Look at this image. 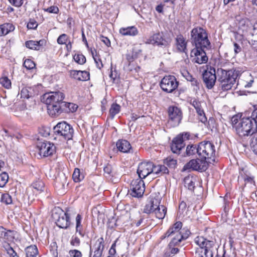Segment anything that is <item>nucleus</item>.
<instances>
[{"instance_id": "f257e3e1", "label": "nucleus", "mask_w": 257, "mask_h": 257, "mask_svg": "<svg viewBox=\"0 0 257 257\" xmlns=\"http://www.w3.org/2000/svg\"><path fill=\"white\" fill-rule=\"evenodd\" d=\"M64 94L60 91L50 92L44 94L41 101L47 105V111L50 115L55 116L61 112V108L65 101Z\"/></svg>"}, {"instance_id": "f03ea898", "label": "nucleus", "mask_w": 257, "mask_h": 257, "mask_svg": "<svg viewBox=\"0 0 257 257\" xmlns=\"http://www.w3.org/2000/svg\"><path fill=\"white\" fill-rule=\"evenodd\" d=\"M216 73L219 86L224 91L232 88L238 76V72L233 69L226 71L222 68H219L217 69Z\"/></svg>"}, {"instance_id": "7ed1b4c3", "label": "nucleus", "mask_w": 257, "mask_h": 257, "mask_svg": "<svg viewBox=\"0 0 257 257\" xmlns=\"http://www.w3.org/2000/svg\"><path fill=\"white\" fill-rule=\"evenodd\" d=\"M54 140L59 142H65L73 138L74 130L72 127L65 121L58 123L53 127Z\"/></svg>"}, {"instance_id": "20e7f679", "label": "nucleus", "mask_w": 257, "mask_h": 257, "mask_svg": "<svg viewBox=\"0 0 257 257\" xmlns=\"http://www.w3.org/2000/svg\"><path fill=\"white\" fill-rule=\"evenodd\" d=\"M236 133L241 137L251 135V137L257 133V126L250 117H243L239 120L235 126Z\"/></svg>"}, {"instance_id": "39448f33", "label": "nucleus", "mask_w": 257, "mask_h": 257, "mask_svg": "<svg viewBox=\"0 0 257 257\" xmlns=\"http://www.w3.org/2000/svg\"><path fill=\"white\" fill-rule=\"evenodd\" d=\"M191 39L196 47H205L207 50L211 47L206 31L201 27H197L192 30Z\"/></svg>"}, {"instance_id": "423d86ee", "label": "nucleus", "mask_w": 257, "mask_h": 257, "mask_svg": "<svg viewBox=\"0 0 257 257\" xmlns=\"http://www.w3.org/2000/svg\"><path fill=\"white\" fill-rule=\"evenodd\" d=\"M215 149L214 145L210 142H202L199 144L198 157L203 162L208 163L214 161Z\"/></svg>"}, {"instance_id": "0eeeda50", "label": "nucleus", "mask_w": 257, "mask_h": 257, "mask_svg": "<svg viewBox=\"0 0 257 257\" xmlns=\"http://www.w3.org/2000/svg\"><path fill=\"white\" fill-rule=\"evenodd\" d=\"M194 242L199 247L197 251L200 253L201 257H213V241L207 240L203 236H197L194 239Z\"/></svg>"}, {"instance_id": "6e6552de", "label": "nucleus", "mask_w": 257, "mask_h": 257, "mask_svg": "<svg viewBox=\"0 0 257 257\" xmlns=\"http://www.w3.org/2000/svg\"><path fill=\"white\" fill-rule=\"evenodd\" d=\"M168 125L173 127L178 126L183 117L181 108L174 105L170 106L168 108Z\"/></svg>"}, {"instance_id": "1a4fd4ad", "label": "nucleus", "mask_w": 257, "mask_h": 257, "mask_svg": "<svg viewBox=\"0 0 257 257\" xmlns=\"http://www.w3.org/2000/svg\"><path fill=\"white\" fill-rule=\"evenodd\" d=\"M178 84L179 82L173 75L164 76L160 84L162 90L167 93H172L177 88Z\"/></svg>"}, {"instance_id": "9d476101", "label": "nucleus", "mask_w": 257, "mask_h": 257, "mask_svg": "<svg viewBox=\"0 0 257 257\" xmlns=\"http://www.w3.org/2000/svg\"><path fill=\"white\" fill-rule=\"evenodd\" d=\"M208 164L202 161L198 157L197 159H192L186 164L182 169V171H190L191 170L203 172L206 171Z\"/></svg>"}, {"instance_id": "9b49d317", "label": "nucleus", "mask_w": 257, "mask_h": 257, "mask_svg": "<svg viewBox=\"0 0 257 257\" xmlns=\"http://www.w3.org/2000/svg\"><path fill=\"white\" fill-rule=\"evenodd\" d=\"M189 137L190 135L187 133H183L178 135L172 141V143L171 146L172 151L174 153L179 154L181 149L185 146L184 141L188 140Z\"/></svg>"}, {"instance_id": "f8f14e48", "label": "nucleus", "mask_w": 257, "mask_h": 257, "mask_svg": "<svg viewBox=\"0 0 257 257\" xmlns=\"http://www.w3.org/2000/svg\"><path fill=\"white\" fill-rule=\"evenodd\" d=\"M145 191V184L143 179L138 178L134 180L131 184L130 195L134 197H141Z\"/></svg>"}, {"instance_id": "ddd939ff", "label": "nucleus", "mask_w": 257, "mask_h": 257, "mask_svg": "<svg viewBox=\"0 0 257 257\" xmlns=\"http://www.w3.org/2000/svg\"><path fill=\"white\" fill-rule=\"evenodd\" d=\"M216 72L215 69L210 66L203 74V80L208 89L213 87L216 81Z\"/></svg>"}, {"instance_id": "4468645a", "label": "nucleus", "mask_w": 257, "mask_h": 257, "mask_svg": "<svg viewBox=\"0 0 257 257\" xmlns=\"http://www.w3.org/2000/svg\"><path fill=\"white\" fill-rule=\"evenodd\" d=\"M204 49L205 47H196L191 52V57H193L192 62L202 64L206 63L208 61V57Z\"/></svg>"}, {"instance_id": "2eb2a0df", "label": "nucleus", "mask_w": 257, "mask_h": 257, "mask_svg": "<svg viewBox=\"0 0 257 257\" xmlns=\"http://www.w3.org/2000/svg\"><path fill=\"white\" fill-rule=\"evenodd\" d=\"M40 156L48 157L53 154L56 148L53 144L50 142H40L37 145Z\"/></svg>"}, {"instance_id": "dca6fc26", "label": "nucleus", "mask_w": 257, "mask_h": 257, "mask_svg": "<svg viewBox=\"0 0 257 257\" xmlns=\"http://www.w3.org/2000/svg\"><path fill=\"white\" fill-rule=\"evenodd\" d=\"M170 43V40L164 38L163 35L160 33H157L153 35L147 39L145 41L146 44L164 47L168 46Z\"/></svg>"}, {"instance_id": "f3484780", "label": "nucleus", "mask_w": 257, "mask_h": 257, "mask_svg": "<svg viewBox=\"0 0 257 257\" xmlns=\"http://www.w3.org/2000/svg\"><path fill=\"white\" fill-rule=\"evenodd\" d=\"M152 162H144L139 164L138 169L137 173L140 179H144L149 175L152 174L153 170Z\"/></svg>"}, {"instance_id": "a211bd4d", "label": "nucleus", "mask_w": 257, "mask_h": 257, "mask_svg": "<svg viewBox=\"0 0 257 257\" xmlns=\"http://www.w3.org/2000/svg\"><path fill=\"white\" fill-rule=\"evenodd\" d=\"M16 232L14 230H8L3 226H0V238L5 242H12L15 238Z\"/></svg>"}, {"instance_id": "6ab92c4d", "label": "nucleus", "mask_w": 257, "mask_h": 257, "mask_svg": "<svg viewBox=\"0 0 257 257\" xmlns=\"http://www.w3.org/2000/svg\"><path fill=\"white\" fill-rule=\"evenodd\" d=\"M56 223L57 225L62 228H67L69 224V217L67 213H63L61 216H59L57 219H56Z\"/></svg>"}, {"instance_id": "aec40b11", "label": "nucleus", "mask_w": 257, "mask_h": 257, "mask_svg": "<svg viewBox=\"0 0 257 257\" xmlns=\"http://www.w3.org/2000/svg\"><path fill=\"white\" fill-rule=\"evenodd\" d=\"M70 75L79 81H86L89 79V73L85 71L71 70Z\"/></svg>"}, {"instance_id": "412c9836", "label": "nucleus", "mask_w": 257, "mask_h": 257, "mask_svg": "<svg viewBox=\"0 0 257 257\" xmlns=\"http://www.w3.org/2000/svg\"><path fill=\"white\" fill-rule=\"evenodd\" d=\"M116 146L118 150L122 153H131L132 150L130 143L125 140H119Z\"/></svg>"}, {"instance_id": "4be33fe9", "label": "nucleus", "mask_w": 257, "mask_h": 257, "mask_svg": "<svg viewBox=\"0 0 257 257\" xmlns=\"http://www.w3.org/2000/svg\"><path fill=\"white\" fill-rule=\"evenodd\" d=\"M182 227V223L181 222L178 221L176 222L172 227H170L165 233V235L162 237V239L165 238L166 237H169L173 234H177L182 232H180V230Z\"/></svg>"}, {"instance_id": "5701e85b", "label": "nucleus", "mask_w": 257, "mask_h": 257, "mask_svg": "<svg viewBox=\"0 0 257 257\" xmlns=\"http://www.w3.org/2000/svg\"><path fill=\"white\" fill-rule=\"evenodd\" d=\"M119 33L123 36H135L138 35V30L135 27L132 26L120 28Z\"/></svg>"}, {"instance_id": "b1692460", "label": "nucleus", "mask_w": 257, "mask_h": 257, "mask_svg": "<svg viewBox=\"0 0 257 257\" xmlns=\"http://www.w3.org/2000/svg\"><path fill=\"white\" fill-rule=\"evenodd\" d=\"M45 43L46 41L44 40H41L39 41L30 40L27 41L25 45L27 48L30 49L38 50H39L40 46L45 45Z\"/></svg>"}, {"instance_id": "393cba45", "label": "nucleus", "mask_w": 257, "mask_h": 257, "mask_svg": "<svg viewBox=\"0 0 257 257\" xmlns=\"http://www.w3.org/2000/svg\"><path fill=\"white\" fill-rule=\"evenodd\" d=\"M196 178L192 176H188L184 179V184L185 187L191 191H193L195 187Z\"/></svg>"}, {"instance_id": "a878e982", "label": "nucleus", "mask_w": 257, "mask_h": 257, "mask_svg": "<svg viewBox=\"0 0 257 257\" xmlns=\"http://www.w3.org/2000/svg\"><path fill=\"white\" fill-rule=\"evenodd\" d=\"M15 30V26L11 23H6L0 25V36L6 35Z\"/></svg>"}, {"instance_id": "bb28decb", "label": "nucleus", "mask_w": 257, "mask_h": 257, "mask_svg": "<svg viewBox=\"0 0 257 257\" xmlns=\"http://www.w3.org/2000/svg\"><path fill=\"white\" fill-rule=\"evenodd\" d=\"M104 174L106 177L109 178L117 175V170L115 167H113L110 164H107L104 167Z\"/></svg>"}, {"instance_id": "cd10ccee", "label": "nucleus", "mask_w": 257, "mask_h": 257, "mask_svg": "<svg viewBox=\"0 0 257 257\" xmlns=\"http://www.w3.org/2000/svg\"><path fill=\"white\" fill-rule=\"evenodd\" d=\"M104 239L103 237H100L97 239L92 248V251L102 254L104 249Z\"/></svg>"}, {"instance_id": "c85d7f7f", "label": "nucleus", "mask_w": 257, "mask_h": 257, "mask_svg": "<svg viewBox=\"0 0 257 257\" xmlns=\"http://www.w3.org/2000/svg\"><path fill=\"white\" fill-rule=\"evenodd\" d=\"M176 44L178 49L180 52H185L186 49V43L185 39L182 35H178L176 38Z\"/></svg>"}, {"instance_id": "c756f323", "label": "nucleus", "mask_w": 257, "mask_h": 257, "mask_svg": "<svg viewBox=\"0 0 257 257\" xmlns=\"http://www.w3.org/2000/svg\"><path fill=\"white\" fill-rule=\"evenodd\" d=\"M155 208L156 209L153 213L155 214L156 217L159 219H163L166 214L167 208L163 205H160L158 208Z\"/></svg>"}, {"instance_id": "7c9ffc66", "label": "nucleus", "mask_w": 257, "mask_h": 257, "mask_svg": "<svg viewBox=\"0 0 257 257\" xmlns=\"http://www.w3.org/2000/svg\"><path fill=\"white\" fill-rule=\"evenodd\" d=\"M188 237V234L186 236H184L181 233H178L173 238L170 243L169 246L171 248L172 246H175L178 244L182 239H186Z\"/></svg>"}, {"instance_id": "2f4dec72", "label": "nucleus", "mask_w": 257, "mask_h": 257, "mask_svg": "<svg viewBox=\"0 0 257 257\" xmlns=\"http://www.w3.org/2000/svg\"><path fill=\"white\" fill-rule=\"evenodd\" d=\"M27 257H36L38 254V250L36 245H30L26 248Z\"/></svg>"}, {"instance_id": "473e14b6", "label": "nucleus", "mask_w": 257, "mask_h": 257, "mask_svg": "<svg viewBox=\"0 0 257 257\" xmlns=\"http://www.w3.org/2000/svg\"><path fill=\"white\" fill-rule=\"evenodd\" d=\"M186 154L187 156H190L195 155L196 153L198 156L199 153V144L196 146V145H188L186 150Z\"/></svg>"}, {"instance_id": "72a5a7b5", "label": "nucleus", "mask_w": 257, "mask_h": 257, "mask_svg": "<svg viewBox=\"0 0 257 257\" xmlns=\"http://www.w3.org/2000/svg\"><path fill=\"white\" fill-rule=\"evenodd\" d=\"M82 217L80 214H77L76 217V233H78L81 236H84V233L82 230L81 225Z\"/></svg>"}, {"instance_id": "f704fd0d", "label": "nucleus", "mask_w": 257, "mask_h": 257, "mask_svg": "<svg viewBox=\"0 0 257 257\" xmlns=\"http://www.w3.org/2000/svg\"><path fill=\"white\" fill-rule=\"evenodd\" d=\"M250 147L251 151L255 155H257V134L253 135L251 137Z\"/></svg>"}, {"instance_id": "c9c22d12", "label": "nucleus", "mask_w": 257, "mask_h": 257, "mask_svg": "<svg viewBox=\"0 0 257 257\" xmlns=\"http://www.w3.org/2000/svg\"><path fill=\"white\" fill-rule=\"evenodd\" d=\"M164 164L169 168L174 169L176 166L177 160L169 157L164 160Z\"/></svg>"}, {"instance_id": "e433bc0d", "label": "nucleus", "mask_w": 257, "mask_h": 257, "mask_svg": "<svg viewBox=\"0 0 257 257\" xmlns=\"http://www.w3.org/2000/svg\"><path fill=\"white\" fill-rule=\"evenodd\" d=\"M120 106L116 103H113L109 109V114L111 118L117 114L120 111Z\"/></svg>"}, {"instance_id": "4c0bfd02", "label": "nucleus", "mask_w": 257, "mask_h": 257, "mask_svg": "<svg viewBox=\"0 0 257 257\" xmlns=\"http://www.w3.org/2000/svg\"><path fill=\"white\" fill-rule=\"evenodd\" d=\"M149 199L152 203V206L155 209V208H158L160 206V203L161 200V198L159 196H151L149 198Z\"/></svg>"}, {"instance_id": "58836bf2", "label": "nucleus", "mask_w": 257, "mask_h": 257, "mask_svg": "<svg viewBox=\"0 0 257 257\" xmlns=\"http://www.w3.org/2000/svg\"><path fill=\"white\" fill-rule=\"evenodd\" d=\"M33 187L38 192H41L44 189V183L41 180H38L32 184Z\"/></svg>"}, {"instance_id": "ea45409f", "label": "nucleus", "mask_w": 257, "mask_h": 257, "mask_svg": "<svg viewBox=\"0 0 257 257\" xmlns=\"http://www.w3.org/2000/svg\"><path fill=\"white\" fill-rule=\"evenodd\" d=\"M72 178L75 182H78L83 179V176L80 175V171L79 169L75 168L72 175Z\"/></svg>"}, {"instance_id": "a19ab883", "label": "nucleus", "mask_w": 257, "mask_h": 257, "mask_svg": "<svg viewBox=\"0 0 257 257\" xmlns=\"http://www.w3.org/2000/svg\"><path fill=\"white\" fill-rule=\"evenodd\" d=\"M186 207L187 204L185 202L182 201L180 202L179 206V213L180 216L182 215V217H184L187 215V212L186 211Z\"/></svg>"}, {"instance_id": "79ce46f5", "label": "nucleus", "mask_w": 257, "mask_h": 257, "mask_svg": "<svg viewBox=\"0 0 257 257\" xmlns=\"http://www.w3.org/2000/svg\"><path fill=\"white\" fill-rule=\"evenodd\" d=\"M9 176L8 174L4 172L0 174V187H3L5 186L8 181Z\"/></svg>"}, {"instance_id": "37998d69", "label": "nucleus", "mask_w": 257, "mask_h": 257, "mask_svg": "<svg viewBox=\"0 0 257 257\" xmlns=\"http://www.w3.org/2000/svg\"><path fill=\"white\" fill-rule=\"evenodd\" d=\"M1 202L6 205L11 204L13 202L11 196L8 193L3 194L1 197Z\"/></svg>"}, {"instance_id": "c03bdc74", "label": "nucleus", "mask_w": 257, "mask_h": 257, "mask_svg": "<svg viewBox=\"0 0 257 257\" xmlns=\"http://www.w3.org/2000/svg\"><path fill=\"white\" fill-rule=\"evenodd\" d=\"M155 209H155L152 206V203L149 199L148 203L144 208V212L147 214H150L151 213H153Z\"/></svg>"}, {"instance_id": "a18cd8bd", "label": "nucleus", "mask_w": 257, "mask_h": 257, "mask_svg": "<svg viewBox=\"0 0 257 257\" xmlns=\"http://www.w3.org/2000/svg\"><path fill=\"white\" fill-rule=\"evenodd\" d=\"M0 83L7 89H9L11 87V80L6 76L0 78Z\"/></svg>"}, {"instance_id": "49530a36", "label": "nucleus", "mask_w": 257, "mask_h": 257, "mask_svg": "<svg viewBox=\"0 0 257 257\" xmlns=\"http://www.w3.org/2000/svg\"><path fill=\"white\" fill-rule=\"evenodd\" d=\"M74 60L79 64H83L86 62V58L82 54H75L74 56Z\"/></svg>"}, {"instance_id": "de8ad7c7", "label": "nucleus", "mask_w": 257, "mask_h": 257, "mask_svg": "<svg viewBox=\"0 0 257 257\" xmlns=\"http://www.w3.org/2000/svg\"><path fill=\"white\" fill-rule=\"evenodd\" d=\"M192 105L195 108L197 114L203 113V109L202 108L201 103L196 100H193L191 103Z\"/></svg>"}, {"instance_id": "09e8293b", "label": "nucleus", "mask_w": 257, "mask_h": 257, "mask_svg": "<svg viewBox=\"0 0 257 257\" xmlns=\"http://www.w3.org/2000/svg\"><path fill=\"white\" fill-rule=\"evenodd\" d=\"M5 248L7 251V253L10 255L11 257H19L16 251L14 249L10 246L9 243H7Z\"/></svg>"}, {"instance_id": "8fccbe9b", "label": "nucleus", "mask_w": 257, "mask_h": 257, "mask_svg": "<svg viewBox=\"0 0 257 257\" xmlns=\"http://www.w3.org/2000/svg\"><path fill=\"white\" fill-rule=\"evenodd\" d=\"M68 36L65 34H63L59 36V37L57 39V43L59 44L63 45L66 43L68 40Z\"/></svg>"}, {"instance_id": "3c124183", "label": "nucleus", "mask_w": 257, "mask_h": 257, "mask_svg": "<svg viewBox=\"0 0 257 257\" xmlns=\"http://www.w3.org/2000/svg\"><path fill=\"white\" fill-rule=\"evenodd\" d=\"M23 65L25 67H26L27 69L29 70L32 69L35 67V64L32 60L30 59L26 60L24 61Z\"/></svg>"}, {"instance_id": "603ef678", "label": "nucleus", "mask_w": 257, "mask_h": 257, "mask_svg": "<svg viewBox=\"0 0 257 257\" xmlns=\"http://www.w3.org/2000/svg\"><path fill=\"white\" fill-rule=\"evenodd\" d=\"M45 12L49 13L58 14L59 13V9L57 6H51L47 9H44Z\"/></svg>"}, {"instance_id": "864d4df0", "label": "nucleus", "mask_w": 257, "mask_h": 257, "mask_svg": "<svg viewBox=\"0 0 257 257\" xmlns=\"http://www.w3.org/2000/svg\"><path fill=\"white\" fill-rule=\"evenodd\" d=\"M240 119V116L238 115H235L233 116L231 119V121L233 127L235 129V126L239 123V120Z\"/></svg>"}, {"instance_id": "5fc2aeb1", "label": "nucleus", "mask_w": 257, "mask_h": 257, "mask_svg": "<svg viewBox=\"0 0 257 257\" xmlns=\"http://www.w3.org/2000/svg\"><path fill=\"white\" fill-rule=\"evenodd\" d=\"M38 27L37 22L33 19H30V21L27 24V28L29 29H35Z\"/></svg>"}, {"instance_id": "6e6d98bb", "label": "nucleus", "mask_w": 257, "mask_h": 257, "mask_svg": "<svg viewBox=\"0 0 257 257\" xmlns=\"http://www.w3.org/2000/svg\"><path fill=\"white\" fill-rule=\"evenodd\" d=\"M69 253L71 257H82L81 251L77 249L70 250Z\"/></svg>"}, {"instance_id": "4d7b16f0", "label": "nucleus", "mask_w": 257, "mask_h": 257, "mask_svg": "<svg viewBox=\"0 0 257 257\" xmlns=\"http://www.w3.org/2000/svg\"><path fill=\"white\" fill-rule=\"evenodd\" d=\"M80 243V239L76 236H73L70 241V243L73 246H79Z\"/></svg>"}, {"instance_id": "13d9d810", "label": "nucleus", "mask_w": 257, "mask_h": 257, "mask_svg": "<svg viewBox=\"0 0 257 257\" xmlns=\"http://www.w3.org/2000/svg\"><path fill=\"white\" fill-rule=\"evenodd\" d=\"M64 105L67 107L69 109V110L72 112L75 111L78 107L77 105H76L72 103L65 102Z\"/></svg>"}, {"instance_id": "bf43d9fd", "label": "nucleus", "mask_w": 257, "mask_h": 257, "mask_svg": "<svg viewBox=\"0 0 257 257\" xmlns=\"http://www.w3.org/2000/svg\"><path fill=\"white\" fill-rule=\"evenodd\" d=\"M93 58L96 63L97 67L100 69L103 67V64L101 59H100L99 58H97L96 56H93Z\"/></svg>"}, {"instance_id": "052dcab7", "label": "nucleus", "mask_w": 257, "mask_h": 257, "mask_svg": "<svg viewBox=\"0 0 257 257\" xmlns=\"http://www.w3.org/2000/svg\"><path fill=\"white\" fill-rule=\"evenodd\" d=\"M13 6L16 7H20L23 4V0H8Z\"/></svg>"}, {"instance_id": "680f3d73", "label": "nucleus", "mask_w": 257, "mask_h": 257, "mask_svg": "<svg viewBox=\"0 0 257 257\" xmlns=\"http://www.w3.org/2000/svg\"><path fill=\"white\" fill-rule=\"evenodd\" d=\"M152 170H153L152 174H159L161 173V170L160 165L155 166L152 163Z\"/></svg>"}, {"instance_id": "e2e57ef3", "label": "nucleus", "mask_w": 257, "mask_h": 257, "mask_svg": "<svg viewBox=\"0 0 257 257\" xmlns=\"http://www.w3.org/2000/svg\"><path fill=\"white\" fill-rule=\"evenodd\" d=\"M117 240V239H116L114 241V242L112 244V245L109 250V254L110 255L113 256L116 253L115 246H116V242Z\"/></svg>"}, {"instance_id": "0e129e2a", "label": "nucleus", "mask_w": 257, "mask_h": 257, "mask_svg": "<svg viewBox=\"0 0 257 257\" xmlns=\"http://www.w3.org/2000/svg\"><path fill=\"white\" fill-rule=\"evenodd\" d=\"M102 253L95 252L93 251V254H92V249L91 246H90V251L89 257H102Z\"/></svg>"}, {"instance_id": "69168bd1", "label": "nucleus", "mask_w": 257, "mask_h": 257, "mask_svg": "<svg viewBox=\"0 0 257 257\" xmlns=\"http://www.w3.org/2000/svg\"><path fill=\"white\" fill-rule=\"evenodd\" d=\"M190 82L191 85L195 87L194 90H197L199 89V82L196 78H194Z\"/></svg>"}, {"instance_id": "338daca9", "label": "nucleus", "mask_w": 257, "mask_h": 257, "mask_svg": "<svg viewBox=\"0 0 257 257\" xmlns=\"http://www.w3.org/2000/svg\"><path fill=\"white\" fill-rule=\"evenodd\" d=\"M198 117L199 120L203 123H205L207 122V117H206L204 112L203 111V113H201V114H198Z\"/></svg>"}, {"instance_id": "774afa93", "label": "nucleus", "mask_w": 257, "mask_h": 257, "mask_svg": "<svg viewBox=\"0 0 257 257\" xmlns=\"http://www.w3.org/2000/svg\"><path fill=\"white\" fill-rule=\"evenodd\" d=\"M233 46H234V51L235 54H237L241 51L242 49H241V47L236 43H233Z\"/></svg>"}]
</instances>
